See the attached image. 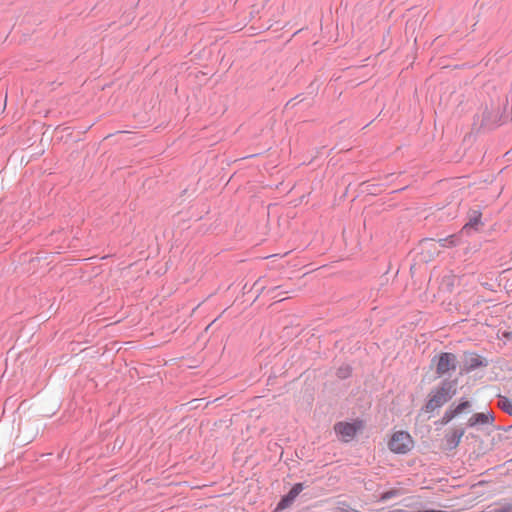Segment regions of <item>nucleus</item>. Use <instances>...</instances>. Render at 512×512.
Wrapping results in <instances>:
<instances>
[{
	"label": "nucleus",
	"instance_id": "11",
	"mask_svg": "<svg viewBox=\"0 0 512 512\" xmlns=\"http://www.w3.org/2000/svg\"><path fill=\"white\" fill-rule=\"evenodd\" d=\"M499 407L508 414L512 415V401L508 398L501 397L499 400Z\"/></svg>",
	"mask_w": 512,
	"mask_h": 512
},
{
	"label": "nucleus",
	"instance_id": "5",
	"mask_svg": "<svg viewBox=\"0 0 512 512\" xmlns=\"http://www.w3.org/2000/svg\"><path fill=\"white\" fill-rule=\"evenodd\" d=\"M465 431L464 429L454 428L446 433L444 437V449L445 450H453L455 449L463 437Z\"/></svg>",
	"mask_w": 512,
	"mask_h": 512
},
{
	"label": "nucleus",
	"instance_id": "14",
	"mask_svg": "<svg viewBox=\"0 0 512 512\" xmlns=\"http://www.w3.org/2000/svg\"><path fill=\"white\" fill-rule=\"evenodd\" d=\"M335 512H359V511L352 509V508L348 507L347 505H341L336 508Z\"/></svg>",
	"mask_w": 512,
	"mask_h": 512
},
{
	"label": "nucleus",
	"instance_id": "13",
	"mask_svg": "<svg viewBox=\"0 0 512 512\" xmlns=\"http://www.w3.org/2000/svg\"><path fill=\"white\" fill-rule=\"evenodd\" d=\"M470 406V403L468 401H464L460 404H458L455 409H456V412H458V414H461L466 408H468Z\"/></svg>",
	"mask_w": 512,
	"mask_h": 512
},
{
	"label": "nucleus",
	"instance_id": "10",
	"mask_svg": "<svg viewBox=\"0 0 512 512\" xmlns=\"http://www.w3.org/2000/svg\"><path fill=\"white\" fill-rule=\"evenodd\" d=\"M458 414V412H456V409L453 408V409H447L443 415V417L441 418V420L439 421L441 425H446L448 424L450 421H452V419H454Z\"/></svg>",
	"mask_w": 512,
	"mask_h": 512
},
{
	"label": "nucleus",
	"instance_id": "16",
	"mask_svg": "<svg viewBox=\"0 0 512 512\" xmlns=\"http://www.w3.org/2000/svg\"><path fill=\"white\" fill-rule=\"evenodd\" d=\"M117 344H118L117 342H112L111 343V347L106 346L105 352H107L108 350H114L115 349L116 353H119L120 350H121V347L116 348Z\"/></svg>",
	"mask_w": 512,
	"mask_h": 512
},
{
	"label": "nucleus",
	"instance_id": "3",
	"mask_svg": "<svg viewBox=\"0 0 512 512\" xmlns=\"http://www.w3.org/2000/svg\"><path fill=\"white\" fill-rule=\"evenodd\" d=\"M363 428V422L356 420L350 422H338L334 425V430L340 439L344 442H350L358 431Z\"/></svg>",
	"mask_w": 512,
	"mask_h": 512
},
{
	"label": "nucleus",
	"instance_id": "4",
	"mask_svg": "<svg viewBox=\"0 0 512 512\" xmlns=\"http://www.w3.org/2000/svg\"><path fill=\"white\" fill-rule=\"evenodd\" d=\"M482 213L479 210H470L468 212V221L462 227L461 234L471 235L478 232L483 226Z\"/></svg>",
	"mask_w": 512,
	"mask_h": 512
},
{
	"label": "nucleus",
	"instance_id": "6",
	"mask_svg": "<svg viewBox=\"0 0 512 512\" xmlns=\"http://www.w3.org/2000/svg\"><path fill=\"white\" fill-rule=\"evenodd\" d=\"M303 484L297 483L295 484L289 493L284 496L281 501L278 503L277 509L282 510L287 508L291 503L295 500V498L302 492L303 490Z\"/></svg>",
	"mask_w": 512,
	"mask_h": 512
},
{
	"label": "nucleus",
	"instance_id": "12",
	"mask_svg": "<svg viewBox=\"0 0 512 512\" xmlns=\"http://www.w3.org/2000/svg\"><path fill=\"white\" fill-rule=\"evenodd\" d=\"M403 492L400 490V489H397V488H393L389 491H386L384 492L381 497H380V500L382 501H386L388 499H391L393 497H396V496H399L401 495Z\"/></svg>",
	"mask_w": 512,
	"mask_h": 512
},
{
	"label": "nucleus",
	"instance_id": "18",
	"mask_svg": "<svg viewBox=\"0 0 512 512\" xmlns=\"http://www.w3.org/2000/svg\"><path fill=\"white\" fill-rule=\"evenodd\" d=\"M87 348L80 349V353H83L86 351Z\"/></svg>",
	"mask_w": 512,
	"mask_h": 512
},
{
	"label": "nucleus",
	"instance_id": "15",
	"mask_svg": "<svg viewBox=\"0 0 512 512\" xmlns=\"http://www.w3.org/2000/svg\"><path fill=\"white\" fill-rule=\"evenodd\" d=\"M349 374H350V368L349 367L340 368L338 370V376L341 377V378H346Z\"/></svg>",
	"mask_w": 512,
	"mask_h": 512
},
{
	"label": "nucleus",
	"instance_id": "9",
	"mask_svg": "<svg viewBox=\"0 0 512 512\" xmlns=\"http://www.w3.org/2000/svg\"><path fill=\"white\" fill-rule=\"evenodd\" d=\"M461 236L459 234H452L445 238L439 239L442 247H455L460 243Z\"/></svg>",
	"mask_w": 512,
	"mask_h": 512
},
{
	"label": "nucleus",
	"instance_id": "2",
	"mask_svg": "<svg viewBox=\"0 0 512 512\" xmlns=\"http://www.w3.org/2000/svg\"><path fill=\"white\" fill-rule=\"evenodd\" d=\"M414 441L406 431H396L388 442L389 449L396 454H406L412 450Z\"/></svg>",
	"mask_w": 512,
	"mask_h": 512
},
{
	"label": "nucleus",
	"instance_id": "8",
	"mask_svg": "<svg viewBox=\"0 0 512 512\" xmlns=\"http://www.w3.org/2000/svg\"><path fill=\"white\" fill-rule=\"evenodd\" d=\"M492 416L486 413H476L469 419V425L474 426L476 424H487L492 421Z\"/></svg>",
	"mask_w": 512,
	"mask_h": 512
},
{
	"label": "nucleus",
	"instance_id": "7",
	"mask_svg": "<svg viewBox=\"0 0 512 512\" xmlns=\"http://www.w3.org/2000/svg\"><path fill=\"white\" fill-rule=\"evenodd\" d=\"M451 354H442L439 358L437 371L439 374L446 373L450 368L454 367L453 359L450 357Z\"/></svg>",
	"mask_w": 512,
	"mask_h": 512
},
{
	"label": "nucleus",
	"instance_id": "17",
	"mask_svg": "<svg viewBox=\"0 0 512 512\" xmlns=\"http://www.w3.org/2000/svg\"><path fill=\"white\" fill-rule=\"evenodd\" d=\"M512 335V332L504 333V336L509 338Z\"/></svg>",
	"mask_w": 512,
	"mask_h": 512
},
{
	"label": "nucleus",
	"instance_id": "1",
	"mask_svg": "<svg viewBox=\"0 0 512 512\" xmlns=\"http://www.w3.org/2000/svg\"><path fill=\"white\" fill-rule=\"evenodd\" d=\"M456 394V385L454 382H446L441 387L433 390L430 398L425 405L426 412H432L445 405Z\"/></svg>",
	"mask_w": 512,
	"mask_h": 512
}]
</instances>
